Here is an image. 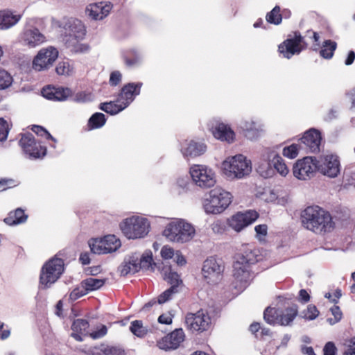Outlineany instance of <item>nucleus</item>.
I'll return each instance as SVG.
<instances>
[{
  "label": "nucleus",
  "mask_w": 355,
  "mask_h": 355,
  "mask_svg": "<svg viewBox=\"0 0 355 355\" xmlns=\"http://www.w3.org/2000/svg\"><path fill=\"white\" fill-rule=\"evenodd\" d=\"M12 82V78L6 70L0 69V89L8 87Z\"/></svg>",
  "instance_id": "a18cd8bd"
},
{
  "label": "nucleus",
  "mask_w": 355,
  "mask_h": 355,
  "mask_svg": "<svg viewBox=\"0 0 355 355\" xmlns=\"http://www.w3.org/2000/svg\"><path fill=\"white\" fill-rule=\"evenodd\" d=\"M212 134L215 138L228 143L232 142L235 136L231 128L223 123H218L215 127H213Z\"/></svg>",
  "instance_id": "b1692460"
},
{
  "label": "nucleus",
  "mask_w": 355,
  "mask_h": 355,
  "mask_svg": "<svg viewBox=\"0 0 355 355\" xmlns=\"http://www.w3.org/2000/svg\"><path fill=\"white\" fill-rule=\"evenodd\" d=\"M41 93L45 98L53 101H64L72 95L69 88L51 85L44 87Z\"/></svg>",
  "instance_id": "412c9836"
},
{
  "label": "nucleus",
  "mask_w": 355,
  "mask_h": 355,
  "mask_svg": "<svg viewBox=\"0 0 355 355\" xmlns=\"http://www.w3.org/2000/svg\"><path fill=\"white\" fill-rule=\"evenodd\" d=\"M106 120L107 119L104 114L101 112H96L93 114L88 120V129L94 130L101 128L105 125Z\"/></svg>",
  "instance_id": "72a5a7b5"
},
{
  "label": "nucleus",
  "mask_w": 355,
  "mask_h": 355,
  "mask_svg": "<svg viewBox=\"0 0 355 355\" xmlns=\"http://www.w3.org/2000/svg\"><path fill=\"white\" fill-rule=\"evenodd\" d=\"M185 323L191 331L202 333L211 327L212 318L207 311L201 309L196 313H187Z\"/></svg>",
  "instance_id": "6e6552de"
},
{
  "label": "nucleus",
  "mask_w": 355,
  "mask_h": 355,
  "mask_svg": "<svg viewBox=\"0 0 355 355\" xmlns=\"http://www.w3.org/2000/svg\"><path fill=\"white\" fill-rule=\"evenodd\" d=\"M120 228L128 239L144 237L149 232L150 223L142 217L132 216L125 218L120 224Z\"/></svg>",
  "instance_id": "423d86ee"
},
{
  "label": "nucleus",
  "mask_w": 355,
  "mask_h": 355,
  "mask_svg": "<svg viewBox=\"0 0 355 355\" xmlns=\"http://www.w3.org/2000/svg\"><path fill=\"white\" fill-rule=\"evenodd\" d=\"M330 311L334 315V318H329L328 321L331 324H334L338 322L343 317V313L338 306L334 305L330 309Z\"/></svg>",
  "instance_id": "603ef678"
},
{
  "label": "nucleus",
  "mask_w": 355,
  "mask_h": 355,
  "mask_svg": "<svg viewBox=\"0 0 355 355\" xmlns=\"http://www.w3.org/2000/svg\"><path fill=\"white\" fill-rule=\"evenodd\" d=\"M318 171L324 175L335 178L340 172V162L337 157L327 155L318 161Z\"/></svg>",
  "instance_id": "aec40b11"
},
{
  "label": "nucleus",
  "mask_w": 355,
  "mask_h": 355,
  "mask_svg": "<svg viewBox=\"0 0 355 355\" xmlns=\"http://www.w3.org/2000/svg\"><path fill=\"white\" fill-rule=\"evenodd\" d=\"M76 25L78 27V30L76 31H74L73 37L77 41L73 43H71V42H69L68 46L71 48V51L75 53H86L89 50V46L87 44L80 43L78 40V39H83L85 35V28L84 26L81 24L80 21H77V24ZM71 37H72V35H71Z\"/></svg>",
  "instance_id": "4be33fe9"
},
{
  "label": "nucleus",
  "mask_w": 355,
  "mask_h": 355,
  "mask_svg": "<svg viewBox=\"0 0 355 355\" xmlns=\"http://www.w3.org/2000/svg\"><path fill=\"white\" fill-rule=\"evenodd\" d=\"M337 348L333 342H327L323 348V355H336Z\"/></svg>",
  "instance_id": "13d9d810"
},
{
  "label": "nucleus",
  "mask_w": 355,
  "mask_h": 355,
  "mask_svg": "<svg viewBox=\"0 0 355 355\" xmlns=\"http://www.w3.org/2000/svg\"><path fill=\"white\" fill-rule=\"evenodd\" d=\"M262 254L258 248L249 244L243 245L241 252L236 254L233 263V276L236 280L247 282L252 277V266L261 261Z\"/></svg>",
  "instance_id": "f03ea898"
},
{
  "label": "nucleus",
  "mask_w": 355,
  "mask_h": 355,
  "mask_svg": "<svg viewBox=\"0 0 355 355\" xmlns=\"http://www.w3.org/2000/svg\"><path fill=\"white\" fill-rule=\"evenodd\" d=\"M122 58L126 67L129 69L137 67L139 66L141 62L140 55L134 49L124 51L122 55Z\"/></svg>",
  "instance_id": "c85d7f7f"
},
{
  "label": "nucleus",
  "mask_w": 355,
  "mask_h": 355,
  "mask_svg": "<svg viewBox=\"0 0 355 355\" xmlns=\"http://www.w3.org/2000/svg\"><path fill=\"white\" fill-rule=\"evenodd\" d=\"M189 173L195 184L201 188H210L216 184L214 173L203 165H193Z\"/></svg>",
  "instance_id": "ddd939ff"
},
{
  "label": "nucleus",
  "mask_w": 355,
  "mask_h": 355,
  "mask_svg": "<svg viewBox=\"0 0 355 355\" xmlns=\"http://www.w3.org/2000/svg\"><path fill=\"white\" fill-rule=\"evenodd\" d=\"M225 266L221 259L208 257L203 263L202 274L209 284H216L222 278Z\"/></svg>",
  "instance_id": "9b49d317"
},
{
  "label": "nucleus",
  "mask_w": 355,
  "mask_h": 355,
  "mask_svg": "<svg viewBox=\"0 0 355 355\" xmlns=\"http://www.w3.org/2000/svg\"><path fill=\"white\" fill-rule=\"evenodd\" d=\"M300 37L302 38L301 44L303 42L307 44V46L303 48V51L309 49L311 51H317L320 48V35L317 32L313 30H308L304 33V35L300 34Z\"/></svg>",
  "instance_id": "a878e982"
},
{
  "label": "nucleus",
  "mask_w": 355,
  "mask_h": 355,
  "mask_svg": "<svg viewBox=\"0 0 355 355\" xmlns=\"http://www.w3.org/2000/svg\"><path fill=\"white\" fill-rule=\"evenodd\" d=\"M101 350L104 355H125V351L118 347L106 346Z\"/></svg>",
  "instance_id": "8fccbe9b"
},
{
  "label": "nucleus",
  "mask_w": 355,
  "mask_h": 355,
  "mask_svg": "<svg viewBox=\"0 0 355 355\" xmlns=\"http://www.w3.org/2000/svg\"><path fill=\"white\" fill-rule=\"evenodd\" d=\"M58 57L57 49L49 46L41 49L33 61V68L38 71L49 69Z\"/></svg>",
  "instance_id": "2eb2a0df"
},
{
  "label": "nucleus",
  "mask_w": 355,
  "mask_h": 355,
  "mask_svg": "<svg viewBox=\"0 0 355 355\" xmlns=\"http://www.w3.org/2000/svg\"><path fill=\"white\" fill-rule=\"evenodd\" d=\"M73 70V67L69 60L59 62L55 67V71L60 76H70Z\"/></svg>",
  "instance_id": "79ce46f5"
},
{
  "label": "nucleus",
  "mask_w": 355,
  "mask_h": 355,
  "mask_svg": "<svg viewBox=\"0 0 355 355\" xmlns=\"http://www.w3.org/2000/svg\"><path fill=\"white\" fill-rule=\"evenodd\" d=\"M266 19L268 23L279 25L282 21V15L281 14V8L275 6L272 10L266 15Z\"/></svg>",
  "instance_id": "58836bf2"
},
{
  "label": "nucleus",
  "mask_w": 355,
  "mask_h": 355,
  "mask_svg": "<svg viewBox=\"0 0 355 355\" xmlns=\"http://www.w3.org/2000/svg\"><path fill=\"white\" fill-rule=\"evenodd\" d=\"M27 218L28 215L24 213V211L21 208H17L15 211H10L3 221L8 225H15L25 223Z\"/></svg>",
  "instance_id": "c756f323"
},
{
  "label": "nucleus",
  "mask_w": 355,
  "mask_h": 355,
  "mask_svg": "<svg viewBox=\"0 0 355 355\" xmlns=\"http://www.w3.org/2000/svg\"><path fill=\"white\" fill-rule=\"evenodd\" d=\"M195 232L191 224L183 219H178L167 224L163 235L170 241L183 243L191 240Z\"/></svg>",
  "instance_id": "39448f33"
},
{
  "label": "nucleus",
  "mask_w": 355,
  "mask_h": 355,
  "mask_svg": "<svg viewBox=\"0 0 355 355\" xmlns=\"http://www.w3.org/2000/svg\"><path fill=\"white\" fill-rule=\"evenodd\" d=\"M172 320V315L170 314H162L158 318V322L161 324H170Z\"/></svg>",
  "instance_id": "680f3d73"
},
{
  "label": "nucleus",
  "mask_w": 355,
  "mask_h": 355,
  "mask_svg": "<svg viewBox=\"0 0 355 355\" xmlns=\"http://www.w3.org/2000/svg\"><path fill=\"white\" fill-rule=\"evenodd\" d=\"M225 170L236 178H242L252 171L251 162L243 155H237L232 157L229 161L223 162Z\"/></svg>",
  "instance_id": "9d476101"
},
{
  "label": "nucleus",
  "mask_w": 355,
  "mask_h": 355,
  "mask_svg": "<svg viewBox=\"0 0 355 355\" xmlns=\"http://www.w3.org/2000/svg\"><path fill=\"white\" fill-rule=\"evenodd\" d=\"M299 297L300 302L306 303L310 300V295L305 289H301L299 292Z\"/></svg>",
  "instance_id": "69168bd1"
},
{
  "label": "nucleus",
  "mask_w": 355,
  "mask_h": 355,
  "mask_svg": "<svg viewBox=\"0 0 355 355\" xmlns=\"http://www.w3.org/2000/svg\"><path fill=\"white\" fill-rule=\"evenodd\" d=\"M164 279L171 284V286H174L175 291H178L177 288L182 283L180 275L178 272L172 271L171 267H168L167 270L165 271Z\"/></svg>",
  "instance_id": "a19ab883"
},
{
  "label": "nucleus",
  "mask_w": 355,
  "mask_h": 355,
  "mask_svg": "<svg viewBox=\"0 0 355 355\" xmlns=\"http://www.w3.org/2000/svg\"><path fill=\"white\" fill-rule=\"evenodd\" d=\"M161 256L164 259H171L174 255V250L172 248L164 245L161 250Z\"/></svg>",
  "instance_id": "052dcab7"
},
{
  "label": "nucleus",
  "mask_w": 355,
  "mask_h": 355,
  "mask_svg": "<svg viewBox=\"0 0 355 355\" xmlns=\"http://www.w3.org/2000/svg\"><path fill=\"white\" fill-rule=\"evenodd\" d=\"M24 40L28 47L33 48L42 44L45 37L37 29L29 30L24 33Z\"/></svg>",
  "instance_id": "cd10ccee"
},
{
  "label": "nucleus",
  "mask_w": 355,
  "mask_h": 355,
  "mask_svg": "<svg viewBox=\"0 0 355 355\" xmlns=\"http://www.w3.org/2000/svg\"><path fill=\"white\" fill-rule=\"evenodd\" d=\"M10 126L3 118H0V141L7 139Z\"/></svg>",
  "instance_id": "09e8293b"
},
{
  "label": "nucleus",
  "mask_w": 355,
  "mask_h": 355,
  "mask_svg": "<svg viewBox=\"0 0 355 355\" xmlns=\"http://www.w3.org/2000/svg\"><path fill=\"white\" fill-rule=\"evenodd\" d=\"M232 194L222 189L216 187L209 191L208 196L203 199L202 207L207 214L217 215L224 212L231 205Z\"/></svg>",
  "instance_id": "7ed1b4c3"
},
{
  "label": "nucleus",
  "mask_w": 355,
  "mask_h": 355,
  "mask_svg": "<svg viewBox=\"0 0 355 355\" xmlns=\"http://www.w3.org/2000/svg\"><path fill=\"white\" fill-rule=\"evenodd\" d=\"M206 150V146L203 144L190 141L187 147L182 150L184 157H197L203 154Z\"/></svg>",
  "instance_id": "7c9ffc66"
},
{
  "label": "nucleus",
  "mask_w": 355,
  "mask_h": 355,
  "mask_svg": "<svg viewBox=\"0 0 355 355\" xmlns=\"http://www.w3.org/2000/svg\"><path fill=\"white\" fill-rule=\"evenodd\" d=\"M272 164L276 171L282 176H285L288 174L289 170L284 162L283 158L279 155H276L273 157L272 161Z\"/></svg>",
  "instance_id": "ea45409f"
},
{
  "label": "nucleus",
  "mask_w": 355,
  "mask_h": 355,
  "mask_svg": "<svg viewBox=\"0 0 355 355\" xmlns=\"http://www.w3.org/2000/svg\"><path fill=\"white\" fill-rule=\"evenodd\" d=\"M19 145L26 156L31 159H42L46 155V147L31 132L21 135Z\"/></svg>",
  "instance_id": "0eeeda50"
},
{
  "label": "nucleus",
  "mask_w": 355,
  "mask_h": 355,
  "mask_svg": "<svg viewBox=\"0 0 355 355\" xmlns=\"http://www.w3.org/2000/svg\"><path fill=\"white\" fill-rule=\"evenodd\" d=\"M185 334L182 328L175 329L157 341L159 349L166 351L176 349L184 340Z\"/></svg>",
  "instance_id": "6ab92c4d"
},
{
  "label": "nucleus",
  "mask_w": 355,
  "mask_h": 355,
  "mask_svg": "<svg viewBox=\"0 0 355 355\" xmlns=\"http://www.w3.org/2000/svg\"><path fill=\"white\" fill-rule=\"evenodd\" d=\"M302 38L300 37V32L298 31L293 32V35H288L283 42L278 45V52L279 55L284 58L290 59L295 55H299L303 48L307 46V44L303 42L301 44Z\"/></svg>",
  "instance_id": "1a4fd4ad"
},
{
  "label": "nucleus",
  "mask_w": 355,
  "mask_h": 355,
  "mask_svg": "<svg viewBox=\"0 0 355 355\" xmlns=\"http://www.w3.org/2000/svg\"><path fill=\"white\" fill-rule=\"evenodd\" d=\"M279 309L267 307L263 312V318L265 321L272 325L279 324Z\"/></svg>",
  "instance_id": "4c0bfd02"
},
{
  "label": "nucleus",
  "mask_w": 355,
  "mask_h": 355,
  "mask_svg": "<svg viewBox=\"0 0 355 355\" xmlns=\"http://www.w3.org/2000/svg\"><path fill=\"white\" fill-rule=\"evenodd\" d=\"M261 329V324L259 322H252L249 327L250 331L254 334L255 336L256 335L259 334V331Z\"/></svg>",
  "instance_id": "0e129e2a"
},
{
  "label": "nucleus",
  "mask_w": 355,
  "mask_h": 355,
  "mask_svg": "<svg viewBox=\"0 0 355 355\" xmlns=\"http://www.w3.org/2000/svg\"><path fill=\"white\" fill-rule=\"evenodd\" d=\"M260 330V333L258 335H256V338L258 339L263 340L265 339L266 336H270L272 335V332L268 328L261 327Z\"/></svg>",
  "instance_id": "e2e57ef3"
},
{
  "label": "nucleus",
  "mask_w": 355,
  "mask_h": 355,
  "mask_svg": "<svg viewBox=\"0 0 355 355\" xmlns=\"http://www.w3.org/2000/svg\"><path fill=\"white\" fill-rule=\"evenodd\" d=\"M129 329L133 335L140 338H144L148 334V327L139 320L132 321Z\"/></svg>",
  "instance_id": "2f4dec72"
},
{
  "label": "nucleus",
  "mask_w": 355,
  "mask_h": 355,
  "mask_svg": "<svg viewBox=\"0 0 355 355\" xmlns=\"http://www.w3.org/2000/svg\"><path fill=\"white\" fill-rule=\"evenodd\" d=\"M87 293V291L85 290V288H74L69 295V298L72 301H75L80 297L85 295Z\"/></svg>",
  "instance_id": "4d7b16f0"
},
{
  "label": "nucleus",
  "mask_w": 355,
  "mask_h": 355,
  "mask_svg": "<svg viewBox=\"0 0 355 355\" xmlns=\"http://www.w3.org/2000/svg\"><path fill=\"white\" fill-rule=\"evenodd\" d=\"M297 314L298 307L296 304H293L284 309H279V324L282 326L291 325Z\"/></svg>",
  "instance_id": "393cba45"
},
{
  "label": "nucleus",
  "mask_w": 355,
  "mask_h": 355,
  "mask_svg": "<svg viewBox=\"0 0 355 355\" xmlns=\"http://www.w3.org/2000/svg\"><path fill=\"white\" fill-rule=\"evenodd\" d=\"M62 255L63 253L60 251L42 266L40 275V284L42 289L49 288L63 273L64 270V260L58 257V256Z\"/></svg>",
  "instance_id": "20e7f679"
},
{
  "label": "nucleus",
  "mask_w": 355,
  "mask_h": 355,
  "mask_svg": "<svg viewBox=\"0 0 355 355\" xmlns=\"http://www.w3.org/2000/svg\"><path fill=\"white\" fill-rule=\"evenodd\" d=\"M99 108L111 115L116 114L125 109V107H123V105L121 103H117L116 101L101 103Z\"/></svg>",
  "instance_id": "473e14b6"
},
{
  "label": "nucleus",
  "mask_w": 355,
  "mask_h": 355,
  "mask_svg": "<svg viewBox=\"0 0 355 355\" xmlns=\"http://www.w3.org/2000/svg\"><path fill=\"white\" fill-rule=\"evenodd\" d=\"M153 261L152 252L150 251L148 252H145L139 261H138V263L140 268L148 269L152 266V262Z\"/></svg>",
  "instance_id": "49530a36"
},
{
  "label": "nucleus",
  "mask_w": 355,
  "mask_h": 355,
  "mask_svg": "<svg viewBox=\"0 0 355 355\" xmlns=\"http://www.w3.org/2000/svg\"><path fill=\"white\" fill-rule=\"evenodd\" d=\"M31 130L33 132H34L37 135L41 136V137H46L47 139H51L53 141H55V138L52 137V135L46 130L44 127L37 125H33L31 128Z\"/></svg>",
  "instance_id": "3c124183"
},
{
  "label": "nucleus",
  "mask_w": 355,
  "mask_h": 355,
  "mask_svg": "<svg viewBox=\"0 0 355 355\" xmlns=\"http://www.w3.org/2000/svg\"><path fill=\"white\" fill-rule=\"evenodd\" d=\"M258 217L259 214L254 210L237 212L228 219L227 223L230 227L239 232L254 222Z\"/></svg>",
  "instance_id": "dca6fc26"
},
{
  "label": "nucleus",
  "mask_w": 355,
  "mask_h": 355,
  "mask_svg": "<svg viewBox=\"0 0 355 355\" xmlns=\"http://www.w3.org/2000/svg\"><path fill=\"white\" fill-rule=\"evenodd\" d=\"M337 48V43L331 40H324L320 51V55L324 59H330L333 57Z\"/></svg>",
  "instance_id": "f704fd0d"
},
{
  "label": "nucleus",
  "mask_w": 355,
  "mask_h": 355,
  "mask_svg": "<svg viewBox=\"0 0 355 355\" xmlns=\"http://www.w3.org/2000/svg\"><path fill=\"white\" fill-rule=\"evenodd\" d=\"M89 322L85 319H76L74 320L71 325V329L73 331L85 334L89 328Z\"/></svg>",
  "instance_id": "37998d69"
},
{
  "label": "nucleus",
  "mask_w": 355,
  "mask_h": 355,
  "mask_svg": "<svg viewBox=\"0 0 355 355\" xmlns=\"http://www.w3.org/2000/svg\"><path fill=\"white\" fill-rule=\"evenodd\" d=\"M300 148V144H292L283 148L282 154L286 157L294 159L298 155Z\"/></svg>",
  "instance_id": "c03bdc74"
},
{
  "label": "nucleus",
  "mask_w": 355,
  "mask_h": 355,
  "mask_svg": "<svg viewBox=\"0 0 355 355\" xmlns=\"http://www.w3.org/2000/svg\"><path fill=\"white\" fill-rule=\"evenodd\" d=\"M318 160L314 157H305L298 159L294 164V176L302 180L311 179L318 171Z\"/></svg>",
  "instance_id": "f8f14e48"
},
{
  "label": "nucleus",
  "mask_w": 355,
  "mask_h": 355,
  "mask_svg": "<svg viewBox=\"0 0 355 355\" xmlns=\"http://www.w3.org/2000/svg\"><path fill=\"white\" fill-rule=\"evenodd\" d=\"M300 219L303 227L315 234L324 235L331 232L336 227L331 214L317 205L305 208Z\"/></svg>",
  "instance_id": "f257e3e1"
},
{
  "label": "nucleus",
  "mask_w": 355,
  "mask_h": 355,
  "mask_svg": "<svg viewBox=\"0 0 355 355\" xmlns=\"http://www.w3.org/2000/svg\"><path fill=\"white\" fill-rule=\"evenodd\" d=\"M122 79V75L119 71H114L110 73L109 83L111 86H116L121 82Z\"/></svg>",
  "instance_id": "6e6d98bb"
},
{
  "label": "nucleus",
  "mask_w": 355,
  "mask_h": 355,
  "mask_svg": "<svg viewBox=\"0 0 355 355\" xmlns=\"http://www.w3.org/2000/svg\"><path fill=\"white\" fill-rule=\"evenodd\" d=\"M254 230L257 234L266 236L267 234L268 227L265 224L258 225L255 227Z\"/></svg>",
  "instance_id": "338daca9"
},
{
  "label": "nucleus",
  "mask_w": 355,
  "mask_h": 355,
  "mask_svg": "<svg viewBox=\"0 0 355 355\" xmlns=\"http://www.w3.org/2000/svg\"><path fill=\"white\" fill-rule=\"evenodd\" d=\"M107 333V327L105 325H102L99 329L90 333L89 336L93 339H98L105 336Z\"/></svg>",
  "instance_id": "bf43d9fd"
},
{
  "label": "nucleus",
  "mask_w": 355,
  "mask_h": 355,
  "mask_svg": "<svg viewBox=\"0 0 355 355\" xmlns=\"http://www.w3.org/2000/svg\"><path fill=\"white\" fill-rule=\"evenodd\" d=\"M139 270V266L138 263V259H134L133 257H130L128 261H125L124 264L121 266V274L122 275H127L129 273H135Z\"/></svg>",
  "instance_id": "e433bc0d"
},
{
  "label": "nucleus",
  "mask_w": 355,
  "mask_h": 355,
  "mask_svg": "<svg viewBox=\"0 0 355 355\" xmlns=\"http://www.w3.org/2000/svg\"><path fill=\"white\" fill-rule=\"evenodd\" d=\"M20 15H14L9 10H0V29H8L16 24L21 19Z\"/></svg>",
  "instance_id": "bb28decb"
},
{
  "label": "nucleus",
  "mask_w": 355,
  "mask_h": 355,
  "mask_svg": "<svg viewBox=\"0 0 355 355\" xmlns=\"http://www.w3.org/2000/svg\"><path fill=\"white\" fill-rule=\"evenodd\" d=\"M178 291H175L174 286H171L166 289L164 292L160 294L157 298V302L159 304H163L171 298L173 294L177 293Z\"/></svg>",
  "instance_id": "5fc2aeb1"
},
{
  "label": "nucleus",
  "mask_w": 355,
  "mask_h": 355,
  "mask_svg": "<svg viewBox=\"0 0 355 355\" xmlns=\"http://www.w3.org/2000/svg\"><path fill=\"white\" fill-rule=\"evenodd\" d=\"M112 8L111 3L98 2L90 4L87 8L88 15L95 20H101L108 15Z\"/></svg>",
  "instance_id": "5701e85b"
},
{
  "label": "nucleus",
  "mask_w": 355,
  "mask_h": 355,
  "mask_svg": "<svg viewBox=\"0 0 355 355\" xmlns=\"http://www.w3.org/2000/svg\"><path fill=\"white\" fill-rule=\"evenodd\" d=\"M302 314L304 318L312 320L318 316L319 311L315 305L309 304L308 305L306 309L303 311Z\"/></svg>",
  "instance_id": "de8ad7c7"
},
{
  "label": "nucleus",
  "mask_w": 355,
  "mask_h": 355,
  "mask_svg": "<svg viewBox=\"0 0 355 355\" xmlns=\"http://www.w3.org/2000/svg\"><path fill=\"white\" fill-rule=\"evenodd\" d=\"M178 291H175L174 286H171L166 289L164 292L160 294L157 298V302L159 304H163L171 298L173 294L177 293Z\"/></svg>",
  "instance_id": "864d4df0"
},
{
  "label": "nucleus",
  "mask_w": 355,
  "mask_h": 355,
  "mask_svg": "<svg viewBox=\"0 0 355 355\" xmlns=\"http://www.w3.org/2000/svg\"><path fill=\"white\" fill-rule=\"evenodd\" d=\"M104 284V279L94 277H88L81 282L83 288H85L87 292L99 289Z\"/></svg>",
  "instance_id": "c9c22d12"
},
{
  "label": "nucleus",
  "mask_w": 355,
  "mask_h": 355,
  "mask_svg": "<svg viewBox=\"0 0 355 355\" xmlns=\"http://www.w3.org/2000/svg\"><path fill=\"white\" fill-rule=\"evenodd\" d=\"M143 86L141 82L129 83L125 84L121 89L116 97V102L121 103L123 107H127L140 94Z\"/></svg>",
  "instance_id": "a211bd4d"
},
{
  "label": "nucleus",
  "mask_w": 355,
  "mask_h": 355,
  "mask_svg": "<svg viewBox=\"0 0 355 355\" xmlns=\"http://www.w3.org/2000/svg\"><path fill=\"white\" fill-rule=\"evenodd\" d=\"M355 60V52L354 51H350L348 53L347 57L345 61V64L346 65L352 64Z\"/></svg>",
  "instance_id": "774afa93"
},
{
  "label": "nucleus",
  "mask_w": 355,
  "mask_h": 355,
  "mask_svg": "<svg viewBox=\"0 0 355 355\" xmlns=\"http://www.w3.org/2000/svg\"><path fill=\"white\" fill-rule=\"evenodd\" d=\"M322 136L319 130L311 128L306 131L300 139V146L307 153H318L321 144Z\"/></svg>",
  "instance_id": "f3484780"
},
{
  "label": "nucleus",
  "mask_w": 355,
  "mask_h": 355,
  "mask_svg": "<svg viewBox=\"0 0 355 355\" xmlns=\"http://www.w3.org/2000/svg\"><path fill=\"white\" fill-rule=\"evenodd\" d=\"M89 246L94 254H107L116 251L121 246V241L116 236L110 234L93 240Z\"/></svg>",
  "instance_id": "4468645a"
}]
</instances>
